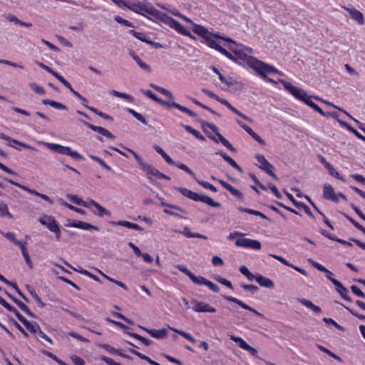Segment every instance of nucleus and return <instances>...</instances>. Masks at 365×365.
<instances>
[{"instance_id":"1","label":"nucleus","mask_w":365,"mask_h":365,"mask_svg":"<svg viewBox=\"0 0 365 365\" xmlns=\"http://www.w3.org/2000/svg\"><path fill=\"white\" fill-rule=\"evenodd\" d=\"M192 31L195 34L202 37L210 48L218 51L222 54L233 61H237L233 54L228 52L226 49L222 47L220 45V41L218 39H222L227 43H232L235 44V41L234 40L230 38L221 37L218 34H213L210 33L205 27L196 24H193Z\"/></svg>"},{"instance_id":"2","label":"nucleus","mask_w":365,"mask_h":365,"mask_svg":"<svg viewBox=\"0 0 365 365\" xmlns=\"http://www.w3.org/2000/svg\"><path fill=\"white\" fill-rule=\"evenodd\" d=\"M230 50L234 53L233 56L237 60L235 62H238L240 59L245 61L263 79L267 77V74L272 73L282 75V72L274 66L261 61L253 56L242 54L240 50L234 49L232 47H230Z\"/></svg>"},{"instance_id":"3","label":"nucleus","mask_w":365,"mask_h":365,"mask_svg":"<svg viewBox=\"0 0 365 365\" xmlns=\"http://www.w3.org/2000/svg\"><path fill=\"white\" fill-rule=\"evenodd\" d=\"M278 82H280L284 86V88L292 93L295 98L303 101L307 106L311 107L315 111L318 112L323 116H327V114L324 112L314 102L311 100V96H309L307 92L302 88L296 87L292 85L290 83L287 82L284 80L279 79Z\"/></svg>"},{"instance_id":"4","label":"nucleus","mask_w":365,"mask_h":365,"mask_svg":"<svg viewBox=\"0 0 365 365\" xmlns=\"http://www.w3.org/2000/svg\"><path fill=\"white\" fill-rule=\"evenodd\" d=\"M128 9L130 10L145 15L148 14L157 19H159L163 12L155 9L150 3L147 1H138L137 3H130L128 4Z\"/></svg>"},{"instance_id":"5","label":"nucleus","mask_w":365,"mask_h":365,"mask_svg":"<svg viewBox=\"0 0 365 365\" xmlns=\"http://www.w3.org/2000/svg\"><path fill=\"white\" fill-rule=\"evenodd\" d=\"M177 190L180 191L182 195L194 201L203 202L213 207H220L221 206L220 202H215L211 197L207 195H199L197 192L185 187H178Z\"/></svg>"},{"instance_id":"6","label":"nucleus","mask_w":365,"mask_h":365,"mask_svg":"<svg viewBox=\"0 0 365 365\" xmlns=\"http://www.w3.org/2000/svg\"><path fill=\"white\" fill-rule=\"evenodd\" d=\"M41 143L55 153L68 155L76 160H83V157L80 153L77 151L72 150L70 147L47 142H41Z\"/></svg>"},{"instance_id":"7","label":"nucleus","mask_w":365,"mask_h":365,"mask_svg":"<svg viewBox=\"0 0 365 365\" xmlns=\"http://www.w3.org/2000/svg\"><path fill=\"white\" fill-rule=\"evenodd\" d=\"M158 20L167 24L179 34L182 35H188V30H187L180 22L168 16L167 14L162 13Z\"/></svg>"},{"instance_id":"8","label":"nucleus","mask_w":365,"mask_h":365,"mask_svg":"<svg viewBox=\"0 0 365 365\" xmlns=\"http://www.w3.org/2000/svg\"><path fill=\"white\" fill-rule=\"evenodd\" d=\"M176 267L178 270L185 274L187 276L190 277L191 281L198 285H206L208 283L209 280L206 279L202 277H197L192 272H190L185 265L183 264H178Z\"/></svg>"},{"instance_id":"9","label":"nucleus","mask_w":365,"mask_h":365,"mask_svg":"<svg viewBox=\"0 0 365 365\" xmlns=\"http://www.w3.org/2000/svg\"><path fill=\"white\" fill-rule=\"evenodd\" d=\"M235 245L245 248H250L255 250H259L262 247V244L259 241L249 238H240L235 242Z\"/></svg>"},{"instance_id":"10","label":"nucleus","mask_w":365,"mask_h":365,"mask_svg":"<svg viewBox=\"0 0 365 365\" xmlns=\"http://www.w3.org/2000/svg\"><path fill=\"white\" fill-rule=\"evenodd\" d=\"M258 162V166L260 169L266 172L269 175L272 176L274 179H277V175L272 172L274 167L271 165L262 155H257L256 156Z\"/></svg>"},{"instance_id":"11","label":"nucleus","mask_w":365,"mask_h":365,"mask_svg":"<svg viewBox=\"0 0 365 365\" xmlns=\"http://www.w3.org/2000/svg\"><path fill=\"white\" fill-rule=\"evenodd\" d=\"M230 339L235 343L238 344V346L247 351L250 352V354L255 357H257V350L249 345L243 339L239 336H236L234 335L230 336Z\"/></svg>"},{"instance_id":"12","label":"nucleus","mask_w":365,"mask_h":365,"mask_svg":"<svg viewBox=\"0 0 365 365\" xmlns=\"http://www.w3.org/2000/svg\"><path fill=\"white\" fill-rule=\"evenodd\" d=\"M88 205L89 207H88L87 208L91 209L93 214L99 217H102L104 215L107 216L111 215V212L108 210L104 208L103 206H101L100 204H98L93 200H89Z\"/></svg>"},{"instance_id":"13","label":"nucleus","mask_w":365,"mask_h":365,"mask_svg":"<svg viewBox=\"0 0 365 365\" xmlns=\"http://www.w3.org/2000/svg\"><path fill=\"white\" fill-rule=\"evenodd\" d=\"M193 304L192 309L197 312H216V309L210 306L208 304L203 302H199L195 299L191 301Z\"/></svg>"},{"instance_id":"14","label":"nucleus","mask_w":365,"mask_h":365,"mask_svg":"<svg viewBox=\"0 0 365 365\" xmlns=\"http://www.w3.org/2000/svg\"><path fill=\"white\" fill-rule=\"evenodd\" d=\"M224 299H225L226 300L229 301V302H234L235 304H237V305H239L240 307H241L242 308L245 309H247L251 312H253L255 313V314L258 315V316H260V317H264L263 314L257 312L256 309H255L254 308L251 307L250 306L246 304L245 302H243L242 301L235 298V297H231V296H223Z\"/></svg>"},{"instance_id":"15","label":"nucleus","mask_w":365,"mask_h":365,"mask_svg":"<svg viewBox=\"0 0 365 365\" xmlns=\"http://www.w3.org/2000/svg\"><path fill=\"white\" fill-rule=\"evenodd\" d=\"M323 197L327 199V200L335 202H339V197L336 195V193H335V192L334 190L333 187L331 185L328 184V183H326V184L324 185V187H323Z\"/></svg>"},{"instance_id":"16","label":"nucleus","mask_w":365,"mask_h":365,"mask_svg":"<svg viewBox=\"0 0 365 365\" xmlns=\"http://www.w3.org/2000/svg\"><path fill=\"white\" fill-rule=\"evenodd\" d=\"M215 133V135H208V138L216 143L221 142L225 147H226L228 150H230L232 152L236 151L235 148L232 146V145L226 138H225L218 131Z\"/></svg>"},{"instance_id":"17","label":"nucleus","mask_w":365,"mask_h":365,"mask_svg":"<svg viewBox=\"0 0 365 365\" xmlns=\"http://www.w3.org/2000/svg\"><path fill=\"white\" fill-rule=\"evenodd\" d=\"M67 227H73L81 230H95L99 231L98 227L83 221H73L66 225Z\"/></svg>"},{"instance_id":"18","label":"nucleus","mask_w":365,"mask_h":365,"mask_svg":"<svg viewBox=\"0 0 365 365\" xmlns=\"http://www.w3.org/2000/svg\"><path fill=\"white\" fill-rule=\"evenodd\" d=\"M138 327L144 331H145L147 333H148L150 336H152L154 338L156 339H164L168 335V330L166 329H150L145 328L142 326H138Z\"/></svg>"},{"instance_id":"19","label":"nucleus","mask_w":365,"mask_h":365,"mask_svg":"<svg viewBox=\"0 0 365 365\" xmlns=\"http://www.w3.org/2000/svg\"><path fill=\"white\" fill-rule=\"evenodd\" d=\"M39 222L41 224L46 225L50 231H58V225L57 222L51 217L44 216L43 217L39 219Z\"/></svg>"},{"instance_id":"20","label":"nucleus","mask_w":365,"mask_h":365,"mask_svg":"<svg viewBox=\"0 0 365 365\" xmlns=\"http://www.w3.org/2000/svg\"><path fill=\"white\" fill-rule=\"evenodd\" d=\"M140 168L146 173L148 178L150 180H153V176L158 178L160 175V171L157 168L146 163H145Z\"/></svg>"},{"instance_id":"21","label":"nucleus","mask_w":365,"mask_h":365,"mask_svg":"<svg viewBox=\"0 0 365 365\" xmlns=\"http://www.w3.org/2000/svg\"><path fill=\"white\" fill-rule=\"evenodd\" d=\"M331 282L336 287V290L341 297L346 301L351 302V299L348 295V289L336 279H331Z\"/></svg>"},{"instance_id":"22","label":"nucleus","mask_w":365,"mask_h":365,"mask_svg":"<svg viewBox=\"0 0 365 365\" xmlns=\"http://www.w3.org/2000/svg\"><path fill=\"white\" fill-rule=\"evenodd\" d=\"M272 257L279 260V262H281L282 263H283L284 264L289 267H292L293 269H294L296 271L299 272V273H301L302 274L304 275V276H307V272H306V270H304V269L301 268V267H297V266H294L292 264H290L286 259H284V257H281V256H279V255H273V254H270L269 255Z\"/></svg>"},{"instance_id":"23","label":"nucleus","mask_w":365,"mask_h":365,"mask_svg":"<svg viewBox=\"0 0 365 365\" xmlns=\"http://www.w3.org/2000/svg\"><path fill=\"white\" fill-rule=\"evenodd\" d=\"M344 8L346 11H348L350 16L353 19L356 21L360 24H363L364 23V16L361 11H359V10H357L354 8H347V7H344Z\"/></svg>"},{"instance_id":"24","label":"nucleus","mask_w":365,"mask_h":365,"mask_svg":"<svg viewBox=\"0 0 365 365\" xmlns=\"http://www.w3.org/2000/svg\"><path fill=\"white\" fill-rule=\"evenodd\" d=\"M219 182L222 185L223 187L230 191V193L235 197L239 199L243 198V194L240 190L232 186L230 184L227 183V182L222 180H219Z\"/></svg>"},{"instance_id":"25","label":"nucleus","mask_w":365,"mask_h":365,"mask_svg":"<svg viewBox=\"0 0 365 365\" xmlns=\"http://www.w3.org/2000/svg\"><path fill=\"white\" fill-rule=\"evenodd\" d=\"M216 155H220L227 163H229L232 168L238 170L240 173H242V168L229 155L222 151H217L215 153Z\"/></svg>"},{"instance_id":"26","label":"nucleus","mask_w":365,"mask_h":365,"mask_svg":"<svg viewBox=\"0 0 365 365\" xmlns=\"http://www.w3.org/2000/svg\"><path fill=\"white\" fill-rule=\"evenodd\" d=\"M5 294L9 297H10L13 302L22 310L24 311L26 314H28L29 316L30 317H34V314L32 313V312L30 310V309L25 304H24L22 302H21L20 300L17 299L16 298L14 297L12 295H11L9 293H8L7 292H5Z\"/></svg>"},{"instance_id":"27","label":"nucleus","mask_w":365,"mask_h":365,"mask_svg":"<svg viewBox=\"0 0 365 365\" xmlns=\"http://www.w3.org/2000/svg\"><path fill=\"white\" fill-rule=\"evenodd\" d=\"M297 301L307 308L312 310L316 314H320L322 312L321 308L317 305H314L310 300L304 298H299L297 299Z\"/></svg>"},{"instance_id":"28","label":"nucleus","mask_w":365,"mask_h":365,"mask_svg":"<svg viewBox=\"0 0 365 365\" xmlns=\"http://www.w3.org/2000/svg\"><path fill=\"white\" fill-rule=\"evenodd\" d=\"M297 301L307 308L312 310L316 314H320L322 312L321 308L317 305H314L310 300L304 298H299L297 299Z\"/></svg>"},{"instance_id":"29","label":"nucleus","mask_w":365,"mask_h":365,"mask_svg":"<svg viewBox=\"0 0 365 365\" xmlns=\"http://www.w3.org/2000/svg\"><path fill=\"white\" fill-rule=\"evenodd\" d=\"M129 54L143 70L148 73L151 71L150 66L143 62L133 51H130Z\"/></svg>"},{"instance_id":"30","label":"nucleus","mask_w":365,"mask_h":365,"mask_svg":"<svg viewBox=\"0 0 365 365\" xmlns=\"http://www.w3.org/2000/svg\"><path fill=\"white\" fill-rule=\"evenodd\" d=\"M256 282H257L260 286L266 288H273L274 286V282L271 279L263 277L261 274L257 275Z\"/></svg>"},{"instance_id":"31","label":"nucleus","mask_w":365,"mask_h":365,"mask_svg":"<svg viewBox=\"0 0 365 365\" xmlns=\"http://www.w3.org/2000/svg\"><path fill=\"white\" fill-rule=\"evenodd\" d=\"M66 197L78 205H81L85 207H89V200L84 201L82 199L79 198L77 195L67 194Z\"/></svg>"},{"instance_id":"32","label":"nucleus","mask_w":365,"mask_h":365,"mask_svg":"<svg viewBox=\"0 0 365 365\" xmlns=\"http://www.w3.org/2000/svg\"><path fill=\"white\" fill-rule=\"evenodd\" d=\"M24 325L26 327V328L32 334H36V336L39 333V331H41L40 327L38 324L35 322H29L26 321Z\"/></svg>"},{"instance_id":"33","label":"nucleus","mask_w":365,"mask_h":365,"mask_svg":"<svg viewBox=\"0 0 365 365\" xmlns=\"http://www.w3.org/2000/svg\"><path fill=\"white\" fill-rule=\"evenodd\" d=\"M237 210L242 212H246V213H248L250 215H254L256 216H259V217H262V219H265L269 221L270 220L264 214H263L262 212L257 211V210H255L250 209V208H245L242 207H239L237 208Z\"/></svg>"},{"instance_id":"34","label":"nucleus","mask_w":365,"mask_h":365,"mask_svg":"<svg viewBox=\"0 0 365 365\" xmlns=\"http://www.w3.org/2000/svg\"><path fill=\"white\" fill-rule=\"evenodd\" d=\"M42 103L44 104V105H49V106H51V107H53V108H54L56 109L67 110V107L65 105H63L61 103H58L57 101H51V100H49V99H43L42 101Z\"/></svg>"},{"instance_id":"35","label":"nucleus","mask_w":365,"mask_h":365,"mask_svg":"<svg viewBox=\"0 0 365 365\" xmlns=\"http://www.w3.org/2000/svg\"><path fill=\"white\" fill-rule=\"evenodd\" d=\"M16 245L19 246L21 250L22 255L26 260V264L29 266V267H32V262L31 261L30 257L29 255L27 249L23 242H16Z\"/></svg>"},{"instance_id":"36","label":"nucleus","mask_w":365,"mask_h":365,"mask_svg":"<svg viewBox=\"0 0 365 365\" xmlns=\"http://www.w3.org/2000/svg\"><path fill=\"white\" fill-rule=\"evenodd\" d=\"M169 329H171L172 331L178 333V334L183 336L185 339H187L188 341H190V342H192L193 344L197 342V340L195 338H193L190 334H189L187 332H185L184 331L179 330V329H177L173 328V327H169Z\"/></svg>"},{"instance_id":"37","label":"nucleus","mask_w":365,"mask_h":365,"mask_svg":"<svg viewBox=\"0 0 365 365\" xmlns=\"http://www.w3.org/2000/svg\"><path fill=\"white\" fill-rule=\"evenodd\" d=\"M84 106L86 108H87L88 109H89L90 110H91L93 113H94L96 115H99L100 117L103 118V119H106V120H113V118L110 115H108L106 113H103L101 111H99L98 109H96L94 107L89 106H88L86 104H84Z\"/></svg>"},{"instance_id":"38","label":"nucleus","mask_w":365,"mask_h":365,"mask_svg":"<svg viewBox=\"0 0 365 365\" xmlns=\"http://www.w3.org/2000/svg\"><path fill=\"white\" fill-rule=\"evenodd\" d=\"M172 105H173V108L179 109L180 110L187 113L190 116L195 117L197 115V114L195 112H193L192 110H191L190 109H189L188 108H187L185 106H181L180 104H179L178 103L173 102Z\"/></svg>"},{"instance_id":"39","label":"nucleus","mask_w":365,"mask_h":365,"mask_svg":"<svg viewBox=\"0 0 365 365\" xmlns=\"http://www.w3.org/2000/svg\"><path fill=\"white\" fill-rule=\"evenodd\" d=\"M128 334L138 340H139L140 341H141L142 343H143L146 346H150L151 344H153V341L148 339H146L142 336H140V334H136V333H128Z\"/></svg>"},{"instance_id":"40","label":"nucleus","mask_w":365,"mask_h":365,"mask_svg":"<svg viewBox=\"0 0 365 365\" xmlns=\"http://www.w3.org/2000/svg\"><path fill=\"white\" fill-rule=\"evenodd\" d=\"M127 111L130 114H131L133 117H135L137 120L140 121L142 123H143L145 125L148 124V121H147L146 118L140 113L136 112L135 110H134L132 108H127Z\"/></svg>"},{"instance_id":"41","label":"nucleus","mask_w":365,"mask_h":365,"mask_svg":"<svg viewBox=\"0 0 365 365\" xmlns=\"http://www.w3.org/2000/svg\"><path fill=\"white\" fill-rule=\"evenodd\" d=\"M151 86L157 91L160 92V93L163 94L164 96H165L166 97H168V98L170 99H173L174 98V96L172 94V93L163 88V87H160L157 85H154V84H152Z\"/></svg>"},{"instance_id":"42","label":"nucleus","mask_w":365,"mask_h":365,"mask_svg":"<svg viewBox=\"0 0 365 365\" xmlns=\"http://www.w3.org/2000/svg\"><path fill=\"white\" fill-rule=\"evenodd\" d=\"M103 347L105 350H106L108 352L113 354H117L124 358H128V356L125 354H123L120 352V350L115 349L113 346L108 345V344H104L103 345Z\"/></svg>"},{"instance_id":"43","label":"nucleus","mask_w":365,"mask_h":365,"mask_svg":"<svg viewBox=\"0 0 365 365\" xmlns=\"http://www.w3.org/2000/svg\"><path fill=\"white\" fill-rule=\"evenodd\" d=\"M185 129L189 132L190 133L192 134L196 138L200 140H205V138L204 136L197 130L192 128L190 125H184Z\"/></svg>"},{"instance_id":"44","label":"nucleus","mask_w":365,"mask_h":365,"mask_svg":"<svg viewBox=\"0 0 365 365\" xmlns=\"http://www.w3.org/2000/svg\"><path fill=\"white\" fill-rule=\"evenodd\" d=\"M0 216H7L10 219L13 218V215L9 211L8 206L3 202H0Z\"/></svg>"},{"instance_id":"45","label":"nucleus","mask_w":365,"mask_h":365,"mask_svg":"<svg viewBox=\"0 0 365 365\" xmlns=\"http://www.w3.org/2000/svg\"><path fill=\"white\" fill-rule=\"evenodd\" d=\"M129 33L143 42H146L148 43H153V41L148 40L146 36L142 33L136 32L134 30H130Z\"/></svg>"},{"instance_id":"46","label":"nucleus","mask_w":365,"mask_h":365,"mask_svg":"<svg viewBox=\"0 0 365 365\" xmlns=\"http://www.w3.org/2000/svg\"><path fill=\"white\" fill-rule=\"evenodd\" d=\"M328 172H329V174L331 176H334V178H336V179H339L343 182H345V178L341 175L334 168V167L331 165H329V166H327V168Z\"/></svg>"},{"instance_id":"47","label":"nucleus","mask_w":365,"mask_h":365,"mask_svg":"<svg viewBox=\"0 0 365 365\" xmlns=\"http://www.w3.org/2000/svg\"><path fill=\"white\" fill-rule=\"evenodd\" d=\"M110 93L113 95L114 96L125 98L130 102L133 101V97L129 94H127L125 93H121L115 90H112L110 91Z\"/></svg>"},{"instance_id":"48","label":"nucleus","mask_w":365,"mask_h":365,"mask_svg":"<svg viewBox=\"0 0 365 365\" xmlns=\"http://www.w3.org/2000/svg\"><path fill=\"white\" fill-rule=\"evenodd\" d=\"M82 123H83L87 128H90L91 130L95 131V132H97L101 135H103V133H104V130L106 128H103V127H100V126H96V125H94L93 124H91L88 122H86V121H83L82 120L81 121Z\"/></svg>"},{"instance_id":"49","label":"nucleus","mask_w":365,"mask_h":365,"mask_svg":"<svg viewBox=\"0 0 365 365\" xmlns=\"http://www.w3.org/2000/svg\"><path fill=\"white\" fill-rule=\"evenodd\" d=\"M88 157L99 163L103 168L106 169L107 170H111V168L106 164L101 158H98V156L93 155H88Z\"/></svg>"},{"instance_id":"50","label":"nucleus","mask_w":365,"mask_h":365,"mask_svg":"<svg viewBox=\"0 0 365 365\" xmlns=\"http://www.w3.org/2000/svg\"><path fill=\"white\" fill-rule=\"evenodd\" d=\"M214 279L219 283H221L222 284L226 286L227 287L230 288V289H233V286L231 283V282H230L229 280L225 279V278H222V277H220V275H216L214 277Z\"/></svg>"},{"instance_id":"51","label":"nucleus","mask_w":365,"mask_h":365,"mask_svg":"<svg viewBox=\"0 0 365 365\" xmlns=\"http://www.w3.org/2000/svg\"><path fill=\"white\" fill-rule=\"evenodd\" d=\"M175 165L190 175L193 178L196 179L195 173L186 165L181 163H176Z\"/></svg>"},{"instance_id":"52","label":"nucleus","mask_w":365,"mask_h":365,"mask_svg":"<svg viewBox=\"0 0 365 365\" xmlns=\"http://www.w3.org/2000/svg\"><path fill=\"white\" fill-rule=\"evenodd\" d=\"M317 347L323 352L324 353H327V354H329V356H331V357H333L334 359L339 361H341L342 359L341 357H339V356L336 355L334 353H333L332 351H331L330 350H329L327 348L323 346H321V345H317Z\"/></svg>"},{"instance_id":"53","label":"nucleus","mask_w":365,"mask_h":365,"mask_svg":"<svg viewBox=\"0 0 365 365\" xmlns=\"http://www.w3.org/2000/svg\"><path fill=\"white\" fill-rule=\"evenodd\" d=\"M73 269H74L75 271L83 274V275H86L91 279H93V280L96 281V282H100V279L96 277V275L93 274L92 273L89 272L88 271L86 270V269H75L73 267H72Z\"/></svg>"},{"instance_id":"54","label":"nucleus","mask_w":365,"mask_h":365,"mask_svg":"<svg viewBox=\"0 0 365 365\" xmlns=\"http://www.w3.org/2000/svg\"><path fill=\"white\" fill-rule=\"evenodd\" d=\"M63 206L68 207V209L71 210H73L78 213H80L81 215H86V210H83V209H81V208H78V207H76L72 205H70L68 204V202H65V201H63L62 203H61Z\"/></svg>"},{"instance_id":"55","label":"nucleus","mask_w":365,"mask_h":365,"mask_svg":"<svg viewBox=\"0 0 365 365\" xmlns=\"http://www.w3.org/2000/svg\"><path fill=\"white\" fill-rule=\"evenodd\" d=\"M197 182L202 185L203 187L206 188V189H210V190H212V192H217V188L212 185V184H210V182H206V181H203V180H197V179H195Z\"/></svg>"},{"instance_id":"56","label":"nucleus","mask_w":365,"mask_h":365,"mask_svg":"<svg viewBox=\"0 0 365 365\" xmlns=\"http://www.w3.org/2000/svg\"><path fill=\"white\" fill-rule=\"evenodd\" d=\"M29 86L35 93L42 95L45 94V91L43 87L37 85L36 83L30 82Z\"/></svg>"},{"instance_id":"57","label":"nucleus","mask_w":365,"mask_h":365,"mask_svg":"<svg viewBox=\"0 0 365 365\" xmlns=\"http://www.w3.org/2000/svg\"><path fill=\"white\" fill-rule=\"evenodd\" d=\"M312 262V264L315 267L317 268L318 270L321 271V272H323L326 274H333V273L329 271L328 269H327L325 267H324L322 264L317 262H314V261H311Z\"/></svg>"},{"instance_id":"58","label":"nucleus","mask_w":365,"mask_h":365,"mask_svg":"<svg viewBox=\"0 0 365 365\" xmlns=\"http://www.w3.org/2000/svg\"><path fill=\"white\" fill-rule=\"evenodd\" d=\"M230 45L228 46L229 48L230 49V47H232L234 49H237V50H240L241 51V53L242 54H244L242 53V49L248 51L249 53H252L253 52V50L252 48L250 47H243L241 46V45H238L236 42H235V44L232 43H230Z\"/></svg>"},{"instance_id":"59","label":"nucleus","mask_w":365,"mask_h":365,"mask_svg":"<svg viewBox=\"0 0 365 365\" xmlns=\"http://www.w3.org/2000/svg\"><path fill=\"white\" fill-rule=\"evenodd\" d=\"M114 19L116 22H118V24H120L125 26H127V27H133V26L131 22H130L129 21H128L126 19H123L122 17H120L119 16H115Z\"/></svg>"},{"instance_id":"60","label":"nucleus","mask_w":365,"mask_h":365,"mask_svg":"<svg viewBox=\"0 0 365 365\" xmlns=\"http://www.w3.org/2000/svg\"><path fill=\"white\" fill-rule=\"evenodd\" d=\"M345 217L356 228L361 231L365 235V228L363 226H361L360 224H359L357 222H356L354 220H353L348 215H346Z\"/></svg>"},{"instance_id":"61","label":"nucleus","mask_w":365,"mask_h":365,"mask_svg":"<svg viewBox=\"0 0 365 365\" xmlns=\"http://www.w3.org/2000/svg\"><path fill=\"white\" fill-rule=\"evenodd\" d=\"M0 232L2 235L6 237L7 239L11 240V242H13L15 245H16V242H21V241L16 240L15 235L13 232H4L1 231Z\"/></svg>"},{"instance_id":"62","label":"nucleus","mask_w":365,"mask_h":365,"mask_svg":"<svg viewBox=\"0 0 365 365\" xmlns=\"http://www.w3.org/2000/svg\"><path fill=\"white\" fill-rule=\"evenodd\" d=\"M351 290L356 296L361 298H365L364 293L356 285H352L351 287Z\"/></svg>"},{"instance_id":"63","label":"nucleus","mask_w":365,"mask_h":365,"mask_svg":"<svg viewBox=\"0 0 365 365\" xmlns=\"http://www.w3.org/2000/svg\"><path fill=\"white\" fill-rule=\"evenodd\" d=\"M44 354L50 357L51 359H52L53 360L56 361L58 364H59L60 365H68L66 363H65L64 361H63L62 360H61L60 359H58L56 355H54L53 354L51 353V352H48V351H45Z\"/></svg>"},{"instance_id":"64","label":"nucleus","mask_w":365,"mask_h":365,"mask_svg":"<svg viewBox=\"0 0 365 365\" xmlns=\"http://www.w3.org/2000/svg\"><path fill=\"white\" fill-rule=\"evenodd\" d=\"M101 359L108 365H121V364L115 362L113 359L105 356H101Z\"/></svg>"}]
</instances>
